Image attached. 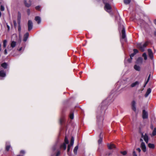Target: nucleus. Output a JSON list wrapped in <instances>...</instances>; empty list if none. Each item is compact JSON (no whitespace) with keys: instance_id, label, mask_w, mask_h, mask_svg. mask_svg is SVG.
Returning <instances> with one entry per match:
<instances>
[{"instance_id":"obj_19","label":"nucleus","mask_w":156,"mask_h":156,"mask_svg":"<svg viewBox=\"0 0 156 156\" xmlns=\"http://www.w3.org/2000/svg\"><path fill=\"white\" fill-rule=\"evenodd\" d=\"M16 45V42L13 41L11 42V47L13 48H14Z\"/></svg>"},{"instance_id":"obj_4","label":"nucleus","mask_w":156,"mask_h":156,"mask_svg":"<svg viewBox=\"0 0 156 156\" xmlns=\"http://www.w3.org/2000/svg\"><path fill=\"white\" fill-rule=\"evenodd\" d=\"M28 30L30 31L31 30L33 26V24L32 21L30 20H29L28 22Z\"/></svg>"},{"instance_id":"obj_16","label":"nucleus","mask_w":156,"mask_h":156,"mask_svg":"<svg viewBox=\"0 0 156 156\" xmlns=\"http://www.w3.org/2000/svg\"><path fill=\"white\" fill-rule=\"evenodd\" d=\"M35 20L37 21L38 24H40L41 22V19L40 17L37 16L35 17Z\"/></svg>"},{"instance_id":"obj_23","label":"nucleus","mask_w":156,"mask_h":156,"mask_svg":"<svg viewBox=\"0 0 156 156\" xmlns=\"http://www.w3.org/2000/svg\"><path fill=\"white\" fill-rule=\"evenodd\" d=\"M78 149V146L77 145L75 147V148L73 150V152H74L75 154H77V151Z\"/></svg>"},{"instance_id":"obj_62","label":"nucleus","mask_w":156,"mask_h":156,"mask_svg":"<svg viewBox=\"0 0 156 156\" xmlns=\"http://www.w3.org/2000/svg\"><path fill=\"white\" fill-rule=\"evenodd\" d=\"M140 141H142V142H143V140H142V139H140Z\"/></svg>"},{"instance_id":"obj_37","label":"nucleus","mask_w":156,"mask_h":156,"mask_svg":"<svg viewBox=\"0 0 156 156\" xmlns=\"http://www.w3.org/2000/svg\"><path fill=\"white\" fill-rule=\"evenodd\" d=\"M121 153L123 155H125L126 154L127 152L126 151H121Z\"/></svg>"},{"instance_id":"obj_31","label":"nucleus","mask_w":156,"mask_h":156,"mask_svg":"<svg viewBox=\"0 0 156 156\" xmlns=\"http://www.w3.org/2000/svg\"><path fill=\"white\" fill-rule=\"evenodd\" d=\"M131 0H124V2L126 4H128L129 3Z\"/></svg>"},{"instance_id":"obj_50","label":"nucleus","mask_w":156,"mask_h":156,"mask_svg":"<svg viewBox=\"0 0 156 156\" xmlns=\"http://www.w3.org/2000/svg\"><path fill=\"white\" fill-rule=\"evenodd\" d=\"M150 75L148 77V79H147V83L148 82L149 80H150Z\"/></svg>"},{"instance_id":"obj_20","label":"nucleus","mask_w":156,"mask_h":156,"mask_svg":"<svg viewBox=\"0 0 156 156\" xmlns=\"http://www.w3.org/2000/svg\"><path fill=\"white\" fill-rule=\"evenodd\" d=\"M134 69L137 71H139L140 70V67L139 66H137L136 65H134Z\"/></svg>"},{"instance_id":"obj_30","label":"nucleus","mask_w":156,"mask_h":156,"mask_svg":"<svg viewBox=\"0 0 156 156\" xmlns=\"http://www.w3.org/2000/svg\"><path fill=\"white\" fill-rule=\"evenodd\" d=\"M21 14L20 12H18V13L17 20H21Z\"/></svg>"},{"instance_id":"obj_63","label":"nucleus","mask_w":156,"mask_h":156,"mask_svg":"<svg viewBox=\"0 0 156 156\" xmlns=\"http://www.w3.org/2000/svg\"><path fill=\"white\" fill-rule=\"evenodd\" d=\"M29 10H28V15L29 14Z\"/></svg>"},{"instance_id":"obj_18","label":"nucleus","mask_w":156,"mask_h":156,"mask_svg":"<svg viewBox=\"0 0 156 156\" xmlns=\"http://www.w3.org/2000/svg\"><path fill=\"white\" fill-rule=\"evenodd\" d=\"M11 147L10 145H9V142H7L6 143V150L7 151H9Z\"/></svg>"},{"instance_id":"obj_13","label":"nucleus","mask_w":156,"mask_h":156,"mask_svg":"<svg viewBox=\"0 0 156 156\" xmlns=\"http://www.w3.org/2000/svg\"><path fill=\"white\" fill-rule=\"evenodd\" d=\"M108 148L110 150L112 149H113L115 148V146L113 144H108Z\"/></svg>"},{"instance_id":"obj_35","label":"nucleus","mask_w":156,"mask_h":156,"mask_svg":"<svg viewBox=\"0 0 156 156\" xmlns=\"http://www.w3.org/2000/svg\"><path fill=\"white\" fill-rule=\"evenodd\" d=\"M64 121V118H62L60 119V123L61 124H62Z\"/></svg>"},{"instance_id":"obj_51","label":"nucleus","mask_w":156,"mask_h":156,"mask_svg":"<svg viewBox=\"0 0 156 156\" xmlns=\"http://www.w3.org/2000/svg\"><path fill=\"white\" fill-rule=\"evenodd\" d=\"M8 48L9 51H11L12 50V48L11 47H8Z\"/></svg>"},{"instance_id":"obj_11","label":"nucleus","mask_w":156,"mask_h":156,"mask_svg":"<svg viewBox=\"0 0 156 156\" xmlns=\"http://www.w3.org/2000/svg\"><path fill=\"white\" fill-rule=\"evenodd\" d=\"M140 83V82L138 81H136V82L132 83L130 86L132 87H135L138 86Z\"/></svg>"},{"instance_id":"obj_57","label":"nucleus","mask_w":156,"mask_h":156,"mask_svg":"<svg viewBox=\"0 0 156 156\" xmlns=\"http://www.w3.org/2000/svg\"><path fill=\"white\" fill-rule=\"evenodd\" d=\"M56 149L55 146H54L53 147V150H55Z\"/></svg>"},{"instance_id":"obj_15","label":"nucleus","mask_w":156,"mask_h":156,"mask_svg":"<svg viewBox=\"0 0 156 156\" xmlns=\"http://www.w3.org/2000/svg\"><path fill=\"white\" fill-rule=\"evenodd\" d=\"M6 76L5 72L3 70L0 71V76L2 77H4Z\"/></svg>"},{"instance_id":"obj_53","label":"nucleus","mask_w":156,"mask_h":156,"mask_svg":"<svg viewBox=\"0 0 156 156\" xmlns=\"http://www.w3.org/2000/svg\"><path fill=\"white\" fill-rule=\"evenodd\" d=\"M7 27L8 28V30L9 31L10 30V27L8 25H7Z\"/></svg>"},{"instance_id":"obj_42","label":"nucleus","mask_w":156,"mask_h":156,"mask_svg":"<svg viewBox=\"0 0 156 156\" xmlns=\"http://www.w3.org/2000/svg\"><path fill=\"white\" fill-rule=\"evenodd\" d=\"M136 54L134 53H132L130 55V58L132 59V57H133Z\"/></svg>"},{"instance_id":"obj_14","label":"nucleus","mask_w":156,"mask_h":156,"mask_svg":"<svg viewBox=\"0 0 156 156\" xmlns=\"http://www.w3.org/2000/svg\"><path fill=\"white\" fill-rule=\"evenodd\" d=\"M29 34L28 32L26 33L25 34L24 36V38L23 39V41L25 42L26 41L29 37Z\"/></svg>"},{"instance_id":"obj_28","label":"nucleus","mask_w":156,"mask_h":156,"mask_svg":"<svg viewBox=\"0 0 156 156\" xmlns=\"http://www.w3.org/2000/svg\"><path fill=\"white\" fill-rule=\"evenodd\" d=\"M142 56L144 58L145 60H146L147 59V55L146 53H144L142 55Z\"/></svg>"},{"instance_id":"obj_34","label":"nucleus","mask_w":156,"mask_h":156,"mask_svg":"<svg viewBox=\"0 0 156 156\" xmlns=\"http://www.w3.org/2000/svg\"><path fill=\"white\" fill-rule=\"evenodd\" d=\"M69 117H70V119H73L74 118V115H73V113H71Z\"/></svg>"},{"instance_id":"obj_36","label":"nucleus","mask_w":156,"mask_h":156,"mask_svg":"<svg viewBox=\"0 0 156 156\" xmlns=\"http://www.w3.org/2000/svg\"><path fill=\"white\" fill-rule=\"evenodd\" d=\"M18 30L19 32H20L21 31V28L20 25H18Z\"/></svg>"},{"instance_id":"obj_9","label":"nucleus","mask_w":156,"mask_h":156,"mask_svg":"<svg viewBox=\"0 0 156 156\" xmlns=\"http://www.w3.org/2000/svg\"><path fill=\"white\" fill-rule=\"evenodd\" d=\"M140 147L144 152H145L146 151V148L145 144L144 142H142L141 145Z\"/></svg>"},{"instance_id":"obj_29","label":"nucleus","mask_w":156,"mask_h":156,"mask_svg":"<svg viewBox=\"0 0 156 156\" xmlns=\"http://www.w3.org/2000/svg\"><path fill=\"white\" fill-rule=\"evenodd\" d=\"M148 146L150 148H153L154 147V145L153 144L149 143L148 144Z\"/></svg>"},{"instance_id":"obj_54","label":"nucleus","mask_w":156,"mask_h":156,"mask_svg":"<svg viewBox=\"0 0 156 156\" xmlns=\"http://www.w3.org/2000/svg\"><path fill=\"white\" fill-rule=\"evenodd\" d=\"M148 83L147 82H145V83L144 85V87H145L146 85V84H147V83Z\"/></svg>"},{"instance_id":"obj_1","label":"nucleus","mask_w":156,"mask_h":156,"mask_svg":"<svg viewBox=\"0 0 156 156\" xmlns=\"http://www.w3.org/2000/svg\"><path fill=\"white\" fill-rule=\"evenodd\" d=\"M111 95H110L108 98L104 101L101 105V111L98 112L96 116V123L99 126H101L103 123L104 120L103 115L105 113L106 109L107 108V105H108V101L111 98Z\"/></svg>"},{"instance_id":"obj_27","label":"nucleus","mask_w":156,"mask_h":156,"mask_svg":"<svg viewBox=\"0 0 156 156\" xmlns=\"http://www.w3.org/2000/svg\"><path fill=\"white\" fill-rule=\"evenodd\" d=\"M7 43V41L6 40H5L3 41V47L4 48H5L6 47V44Z\"/></svg>"},{"instance_id":"obj_17","label":"nucleus","mask_w":156,"mask_h":156,"mask_svg":"<svg viewBox=\"0 0 156 156\" xmlns=\"http://www.w3.org/2000/svg\"><path fill=\"white\" fill-rule=\"evenodd\" d=\"M151 89L150 88H149L147 89L145 95V97H147L149 94L151 93Z\"/></svg>"},{"instance_id":"obj_41","label":"nucleus","mask_w":156,"mask_h":156,"mask_svg":"<svg viewBox=\"0 0 156 156\" xmlns=\"http://www.w3.org/2000/svg\"><path fill=\"white\" fill-rule=\"evenodd\" d=\"M134 53L136 54L138 52V51L136 49H133Z\"/></svg>"},{"instance_id":"obj_25","label":"nucleus","mask_w":156,"mask_h":156,"mask_svg":"<svg viewBox=\"0 0 156 156\" xmlns=\"http://www.w3.org/2000/svg\"><path fill=\"white\" fill-rule=\"evenodd\" d=\"M74 137L73 136H72L71 138L70 144V145L71 146H73V144H74Z\"/></svg>"},{"instance_id":"obj_60","label":"nucleus","mask_w":156,"mask_h":156,"mask_svg":"<svg viewBox=\"0 0 156 156\" xmlns=\"http://www.w3.org/2000/svg\"><path fill=\"white\" fill-rule=\"evenodd\" d=\"M1 44H0V52L1 51Z\"/></svg>"},{"instance_id":"obj_12","label":"nucleus","mask_w":156,"mask_h":156,"mask_svg":"<svg viewBox=\"0 0 156 156\" xmlns=\"http://www.w3.org/2000/svg\"><path fill=\"white\" fill-rule=\"evenodd\" d=\"M24 3L26 6L27 7H29L31 5V2L30 0H29V2L27 3V1L26 0H24Z\"/></svg>"},{"instance_id":"obj_52","label":"nucleus","mask_w":156,"mask_h":156,"mask_svg":"<svg viewBox=\"0 0 156 156\" xmlns=\"http://www.w3.org/2000/svg\"><path fill=\"white\" fill-rule=\"evenodd\" d=\"M132 59H131H131H128V62H131Z\"/></svg>"},{"instance_id":"obj_8","label":"nucleus","mask_w":156,"mask_h":156,"mask_svg":"<svg viewBox=\"0 0 156 156\" xmlns=\"http://www.w3.org/2000/svg\"><path fill=\"white\" fill-rule=\"evenodd\" d=\"M148 53L150 58L152 59L153 58V54L151 50L150 49H148L147 50Z\"/></svg>"},{"instance_id":"obj_59","label":"nucleus","mask_w":156,"mask_h":156,"mask_svg":"<svg viewBox=\"0 0 156 156\" xmlns=\"http://www.w3.org/2000/svg\"><path fill=\"white\" fill-rule=\"evenodd\" d=\"M154 23L156 25V20H154Z\"/></svg>"},{"instance_id":"obj_22","label":"nucleus","mask_w":156,"mask_h":156,"mask_svg":"<svg viewBox=\"0 0 156 156\" xmlns=\"http://www.w3.org/2000/svg\"><path fill=\"white\" fill-rule=\"evenodd\" d=\"M101 133L100 134L99 136L100 138L98 140V143L99 144H101L103 139V136H101Z\"/></svg>"},{"instance_id":"obj_6","label":"nucleus","mask_w":156,"mask_h":156,"mask_svg":"<svg viewBox=\"0 0 156 156\" xmlns=\"http://www.w3.org/2000/svg\"><path fill=\"white\" fill-rule=\"evenodd\" d=\"M148 117V114L147 112L145 110L143 111L142 117L144 119L147 118Z\"/></svg>"},{"instance_id":"obj_32","label":"nucleus","mask_w":156,"mask_h":156,"mask_svg":"<svg viewBox=\"0 0 156 156\" xmlns=\"http://www.w3.org/2000/svg\"><path fill=\"white\" fill-rule=\"evenodd\" d=\"M152 135L154 136L156 135V128H155L152 132Z\"/></svg>"},{"instance_id":"obj_58","label":"nucleus","mask_w":156,"mask_h":156,"mask_svg":"<svg viewBox=\"0 0 156 156\" xmlns=\"http://www.w3.org/2000/svg\"><path fill=\"white\" fill-rule=\"evenodd\" d=\"M151 128L152 129H153V126L152 125H151Z\"/></svg>"},{"instance_id":"obj_64","label":"nucleus","mask_w":156,"mask_h":156,"mask_svg":"<svg viewBox=\"0 0 156 156\" xmlns=\"http://www.w3.org/2000/svg\"><path fill=\"white\" fill-rule=\"evenodd\" d=\"M119 31H120V27H119Z\"/></svg>"},{"instance_id":"obj_55","label":"nucleus","mask_w":156,"mask_h":156,"mask_svg":"<svg viewBox=\"0 0 156 156\" xmlns=\"http://www.w3.org/2000/svg\"><path fill=\"white\" fill-rule=\"evenodd\" d=\"M14 26H16V21H14Z\"/></svg>"},{"instance_id":"obj_38","label":"nucleus","mask_w":156,"mask_h":156,"mask_svg":"<svg viewBox=\"0 0 156 156\" xmlns=\"http://www.w3.org/2000/svg\"><path fill=\"white\" fill-rule=\"evenodd\" d=\"M40 6H37L35 7V9L38 10H40Z\"/></svg>"},{"instance_id":"obj_21","label":"nucleus","mask_w":156,"mask_h":156,"mask_svg":"<svg viewBox=\"0 0 156 156\" xmlns=\"http://www.w3.org/2000/svg\"><path fill=\"white\" fill-rule=\"evenodd\" d=\"M137 62L138 63H142L143 62V58L141 57H139L137 60Z\"/></svg>"},{"instance_id":"obj_44","label":"nucleus","mask_w":156,"mask_h":156,"mask_svg":"<svg viewBox=\"0 0 156 156\" xmlns=\"http://www.w3.org/2000/svg\"><path fill=\"white\" fill-rule=\"evenodd\" d=\"M20 22H21V20H17V23H18V25H20Z\"/></svg>"},{"instance_id":"obj_43","label":"nucleus","mask_w":156,"mask_h":156,"mask_svg":"<svg viewBox=\"0 0 156 156\" xmlns=\"http://www.w3.org/2000/svg\"><path fill=\"white\" fill-rule=\"evenodd\" d=\"M60 151H58L56 154V156H58L60 155Z\"/></svg>"},{"instance_id":"obj_49","label":"nucleus","mask_w":156,"mask_h":156,"mask_svg":"<svg viewBox=\"0 0 156 156\" xmlns=\"http://www.w3.org/2000/svg\"><path fill=\"white\" fill-rule=\"evenodd\" d=\"M7 54V51L6 49H5L4 50V54L5 55H6Z\"/></svg>"},{"instance_id":"obj_56","label":"nucleus","mask_w":156,"mask_h":156,"mask_svg":"<svg viewBox=\"0 0 156 156\" xmlns=\"http://www.w3.org/2000/svg\"><path fill=\"white\" fill-rule=\"evenodd\" d=\"M23 49V48L22 47H21L19 49V51H21Z\"/></svg>"},{"instance_id":"obj_3","label":"nucleus","mask_w":156,"mask_h":156,"mask_svg":"<svg viewBox=\"0 0 156 156\" xmlns=\"http://www.w3.org/2000/svg\"><path fill=\"white\" fill-rule=\"evenodd\" d=\"M105 4L104 9L105 10L109 13L111 12L110 10L111 9L110 5L108 3H105Z\"/></svg>"},{"instance_id":"obj_40","label":"nucleus","mask_w":156,"mask_h":156,"mask_svg":"<svg viewBox=\"0 0 156 156\" xmlns=\"http://www.w3.org/2000/svg\"><path fill=\"white\" fill-rule=\"evenodd\" d=\"M71 146L70 145H68V148H67V151H68V152H69V150H70V147H71Z\"/></svg>"},{"instance_id":"obj_7","label":"nucleus","mask_w":156,"mask_h":156,"mask_svg":"<svg viewBox=\"0 0 156 156\" xmlns=\"http://www.w3.org/2000/svg\"><path fill=\"white\" fill-rule=\"evenodd\" d=\"M142 137L143 138L147 144L148 141V137L146 133H145L144 135L143 134H142Z\"/></svg>"},{"instance_id":"obj_39","label":"nucleus","mask_w":156,"mask_h":156,"mask_svg":"<svg viewBox=\"0 0 156 156\" xmlns=\"http://www.w3.org/2000/svg\"><path fill=\"white\" fill-rule=\"evenodd\" d=\"M1 11H3L4 10V7L2 5L1 6Z\"/></svg>"},{"instance_id":"obj_10","label":"nucleus","mask_w":156,"mask_h":156,"mask_svg":"<svg viewBox=\"0 0 156 156\" xmlns=\"http://www.w3.org/2000/svg\"><path fill=\"white\" fill-rule=\"evenodd\" d=\"M136 102L134 101H133L132 102V107L133 110L135 112L136 110Z\"/></svg>"},{"instance_id":"obj_61","label":"nucleus","mask_w":156,"mask_h":156,"mask_svg":"<svg viewBox=\"0 0 156 156\" xmlns=\"http://www.w3.org/2000/svg\"><path fill=\"white\" fill-rule=\"evenodd\" d=\"M154 34L155 36H156V31L154 32Z\"/></svg>"},{"instance_id":"obj_48","label":"nucleus","mask_w":156,"mask_h":156,"mask_svg":"<svg viewBox=\"0 0 156 156\" xmlns=\"http://www.w3.org/2000/svg\"><path fill=\"white\" fill-rule=\"evenodd\" d=\"M136 150L137 151H138L139 152H140L141 151V149L140 148H138L136 149Z\"/></svg>"},{"instance_id":"obj_26","label":"nucleus","mask_w":156,"mask_h":156,"mask_svg":"<svg viewBox=\"0 0 156 156\" xmlns=\"http://www.w3.org/2000/svg\"><path fill=\"white\" fill-rule=\"evenodd\" d=\"M7 64L6 62H4L1 64V66L5 69L7 68Z\"/></svg>"},{"instance_id":"obj_46","label":"nucleus","mask_w":156,"mask_h":156,"mask_svg":"<svg viewBox=\"0 0 156 156\" xmlns=\"http://www.w3.org/2000/svg\"><path fill=\"white\" fill-rule=\"evenodd\" d=\"M20 153L21 154H24L25 153V152L23 150H21L20 151Z\"/></svg>"},{"instance_id":"obj_47","label":"nucleus","mask_w":156,"mask_h":156,"mask_svg":"<svg viewBox=\"0 0 156 156\" xmlns=\"http://www.w3.org/2000/svg\"><path fill=\"white\" fill-rule=\"evenodd\" d=\"M103 3L105 4V3H107V2L108 0H102Z\"/></svg>"},{"instance_id":"obj_5","label":"nucleus","mask_w":156,"mask_h":156,"mask_svg":"<svg viewBox=\"0 0 156 156\" xmlns=\"http://www.w3.org/2000/svg\"><path fill=\"white\" fill-rule=\"evenodd\" d=\"M122 39H125L126 37L125 29L123 25L122 26Z\"/></svg>"},{"instance_id":"obj_2","label":"nucleus","mask_w":156,"mask_h":156,"mask_svg":"<svg viewBox=\"0 0 156 156\" xmlns=\"http://www.w3.org/2000/svg\"><path fill=\"white\" fill-rule=\"evenodd\" d=\"M148 44V42H146L144 44L139 43L137 44V47L139 48L142 51H144L145 48L147 46Z\"/></svg>"},{"instance_id":"obj_33","label":"nucleus","mask_w":156,"mask_h":156,"mask_svg":"<svg viewBox=\"0 0 156 156\" xmlns=\"http://www.w3.org/2000/svg\"><path fill=\"white\" fill-rule=\"evenodd\" d=\"M69 141L67 138L66 136L65 137V144H67L68 143Z\"/></svg>"},{"instance_id":"obj_24","label":"nucleus","mask_w":156,"mask_h":156,"mask_svg":"<svg viewBox=\"0 0 156 156\" xmlns=\"http://www.w3.org/2000/svg\"><path fill=\"white\" fill-rule=\"evenodd\" d=\"M60 148H63L64 150H66V144L63 143L61 145Z\"/></svg>"},{"instance_id":"obj_45","label":"nucleus","mask_w":156,"mask_h":156,"mask_svg":"<svg viewBox=\"0 0 156 156\" xmlns=\"http://www.w3.org/2000/svg\"><path fill=\"white\" fill-rule=\"evenodd\" d=\"M133 156H137L135 151H133Z\"/></svg>"}]
</instances>
